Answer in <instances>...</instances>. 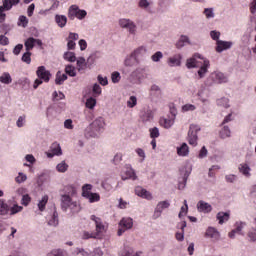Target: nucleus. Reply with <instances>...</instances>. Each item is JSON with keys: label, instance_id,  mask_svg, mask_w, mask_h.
Segmentation results:
<instances>
[{"label": "nucleus", "instance_id": "obj_1", "mask_svg": "<svg viewBox=\"0 0 256 256\" xmlns=\"http://www.w3.org/2000/svg\"><path fill=\"white\" fill-rule=\"evenodd\" d=\"M106 126L107 123L103 117L99 116L95 118L93 122L85 129L84 137H86V139H97L101 137V133L105 131Z\"/></svg>", "mask_w": 256, "mask_h": 256}, {"label": "nucleus", "instance_id": "obj_2", "mask_svg": "<svg viewBox=\"0 0 256 256\" xmlns=\"http://www.w3.org/2000/svg\"><path fill=\"white\" fill-rule=\"evenodd\" d=\"M91 191H93V185L85 184L82 186V197L86 199L88 203H99V201H101V195Z\"/></svg>", "mask_w": 256, "mask_h": 256}, {"label": "nucleus", "instance_id": "obj_3", "mask_svg": "<svg viewBox=\"0 0 256 256\" xmlns=\"http://www.w3.org/2000/svg\"><path fill=\"white\" fill-rule=\"evenodd\" d=\"M21 0H2V5L0 6V23H5L7 19V14L5 11H11L13 6L19 5Z\"/></svg>", "mask_w": 256, "mask_h": 256}, {"label": "nucleus", "instance_id": "obj_4", "mask_svg": "<svg viewBox=\"0 0 256 256\" xmlns=\"http://www.w3.org/2000/svg\"><path fill=\"white\" fill-rule=\"evenodd\" d=\"M68 17L73 21V19H79L83 21L87 17V11L81 10L77 5H71L68 9Z\"/></svg>", "mask_w": 256, "mask_h": 256}, {"label": "nucleus", "instance_id": "obj_5", "mask_svg": "<svg viewBox=\"0 0 256 256\" xmlns=\"http://www.w3.org/2000/svg\"><path fill=\"white\" fill-rule=\"evenodd\" d=\"M121 29H127L129 35H137V24L131 19L122 18L119 20Z\"/></svg>", "mask_w": 256, "mask_h": 256}, {"label": "nucleus", "instance_id": "obj_6", "mask_svg": "<svg viewBox=\"0 0 256 256\" xmlns=\"http://www.w3.org/2000/svg\"><path fill=\"white\" fill-rule=\"evenodd\" d=\"M129 229H133V219L131 217L122 218L119 222V229L117 235L121 237L125 231H129Z\"/></svg>", "mask_w": 256, "mask_h": 256}, {"label": "nucleus", "instance_id": "obj_7", "mask_svg": "<svg viewBox=\"0 0 256 256\" xmlns=\"http://www.w3.org/2000/svg\"><path fill=\"white\" fill-rule=\"evenodd\" d=\"M205 239H209L211 243H215L216 241H219L221 239V232L217 230L215 227H208L204 233Z\"/></svg>", "mask_w": 256, "mask_h": 256}, {"label": "nucleus", "instance_id": "obj_8", "mask_svg": "<svg viewBox=\"0 0 256 256\" xmlns=\"http://www.w3.org/2000/svg\"><path fill=\"white\" fill-rule=\"evenodd\" d=\"M90 220L93 221L95 227H96V233L97 235H101V233H105L107 231V225H105V222L99 216L91 215Z\"/></svg>", "mask_w": 256, "mask_h": 256}, {"label": "nucleus", "instance_id": "obj_9", "mask_svg": "<svg viewBox=\"0 0 256 256\" xmlns=\"http://www.w3.org/2000/svg\"><path fill=\"white\" fill-rule=\"evenodd\" d=\"M168 67H181L183 65V54L177 53L169 56L166 60Z\"/></svg>", "mask_w": 256, "mask_h": 256}, {"label": "nucleus", "instance_id": "obj_10", "mask_svg": "<svg viewBox=\"0 0 256 256\" xmlns=\"http://www.w3.org/2000/svg\"><path fill=\"white\" fill-rule=\"evenodd\" d=\"M169 207H171V203L167 200L158 202L154 210L153 219H159L163 215V211L169 209Z\"/></svg>", "mask_w": 256, "mask_h": 256}, {"label": "nucleus", "instance_id": "obj_11", "mask_svg": "<svg viewBox=\"0 0 256 256\" xmlns=\"http://www.w3.org/2000/svg\"><path fill=\"white\" fill-rule=\"evenodd\" d=\"M210 67H211V62L209 61V59L204 58L202 60L201 66L199 67V69L197 71L198 79H204V77L207 75V73H209Z\"/></svg>", "mask_w": 256, "mask_h": 256}, {"label": "nucleus", "instance_id": "obj_12", "mask_svg": "<svg viewBox=\"0 0 256 256\" xmlns=\"http://www.w3.org/2000/svg\"><path fill=\"white\" fill-rule=\"evenodd\" d=\"M135 195L141 197V199H146V201H153V193L141 186L135 188Z\"/></svg>", "mask_w": 256, "mask_h": 256}, {"label": "nucleus", "instance_id": "obj_13", "mask_svg": "<svg viewBox=\"0 0 256 256\" xmlns=\"http://www.w3.org/2000/svg\"><path fill=\"white\" fill-rule=\"evenodd\" d=\"M197 59H201V61H203L205 57L200 53H195L192 57L186 60L187 69H197V64L199 63Z\"/></svg>", "mask_w": 256, "mask_h": 256}, {"label": "nucleus", "instance_id": "obj_14", "mask_svg": "<svg viewBox=\"0 0 256 256\" xmlns=\"http://www.w3.org/2000/svg\"><path fill=\"white\" fill-rule=\"evenodd\" d=\"M122 179L123 181H127V179H132V181L137 180V175L135 174V170L131 165L127 164L124 167V170L122 172Z\"/></svg>", "mask_w": 256, "mask_h": 256}, {"label": "nucleus", "instance_id": "obj_15", "mask_svg": "<svg viewBox=\"0 0 256 256\" xmlns=\"http://www.w3.org/2000/svg\"><path fill=\"white\" fill-rule=\"evenodd\" d=\"M233 47L232 41L220 40L216 42L215 51L216 53H223V51H229Z\"/></svg>", "mask_w": 256, "mask_h": 256}, {"label": "nucleus", "instance_id": "obj_16", "mask_svg": "<svg viewBox=\"0 0 256 256\" xmlns=\"http://www.w3.org/2000/svg\"><path fill=\"white\" fill-rule=\"evenodd\" d=\"M36 75H37L38 79H43V81L45 83H49V81L51 79V72H49L45 68V66H39L36 71Z\"/></svg>", "mask_w": 256, "mask_h": 256}, {"label": "nucleus", "instance_id": "obj_17", "mask_svg": "<svg viewBox=\"0 0 256 256\" xmlns=\"http://www.w3.org/2000/svg\"><path fill=\"white\" fill-rule=\"evenodd\" d=\"M210 79H212V81L214 83H216L217 85H221V84L227 83L229 81V78H227V76L225 74H223L222 72H213L210 75Z\"/></svg>", "mask_w": 256, "mask_h": 256}, {"label": "nucleus", "instance_id": "obj_18", "mask_svg": "<svg viewBox=\"0 0 256 256\" xmlns=\"http://www.w3.org/2000/svg\"><path fill=\"white\" fill-rule=\"evenodd\" d=\"M251 166L247 162H242L238 165V172L246 179H251Z\"/></svg>", "mask_w": 256, "mask_h": 256}, {"label": "nucleus", "instance_id": "obj_19", "mask_svg": "<svg viewBox=\"0 0 256 256\" xmlns=\"http://www.w3.org/2000/svg\"><path fill=\"white\" fill-rule=\"evenodd\" d=\"M46 155L49 159H53V157H61V155H63L61 145H59V143H53L50 148V152H47Z\"/></svg>", "mask_w": 256, "mask_h": 256}, {"label": "nucleus", "instance_id": "obj_20", "mask_svg": "<svg viewBox=\"0 0 256 256\" xmlns=\"http://www.w3.org/2000/svg\"><path fill=\"white\" fill-rule=\"evenodd\" d=\"M176 153H177L178 157H189V154L191 153L189 144L183 142L180 145H178L176 147Z\"/></svg>", "mask_w": 256, "mask_h": 256}, {"label": "nucleus", "instance_id": "obj_21", "mask_svg": "<svg viewBox=\"0 0 256 256\" xmlns=\"http://www.w3.org/2000/svg\"><path fill=\"white\" fill-rule=\"evenodd\" d=\"M36 45H37V47H41L43 45V41H41V39H36V38L30 37L24 43L26 51L33 50V47H36Z\"/></svg>", "mask_w": 256, "mask_h": 256}, {"label": "nucleus", "instance_id": "obj_22", "mask_svg": "<svg viewBox=\"0 0 256 256\" xmlns=\"http://www.w3.org/2000/svg\"><path fill=\"white\" fill-rule=\"evenodd\" d=\"M196 207L199 213H211L213 211V206L203 200H200Z\"/></svg>", "mask_w": 256, "mask_h": 256}, {"label": "nucleus", "instance_id": "obj_23", "mask_svg": "<svg viewBox=\"0 0 256 256\" xmlns=\"http://www.w3.org/2000/svg\"><path fill=\"white\" fill-rule=\"evenodd\" d=\"M131 54H132V57H134L139 61V59L147 55V48L146 46H139L138 48L134 49L131 52Z\"/></svg>", "mask_w": 256, "mask_h": 256}, {"label": "nucleus", "instance_id": "obj_24", "mask_svg": "<svg viewBox=\"0 0 256 256\" xmlns=\"http://www.w3.org/2000/svg\"><path fill=\"white\" fill-rule=\"evenodd\" d=\"M160 125L164 127V129H171V127L175 125V115L168 116L167 118H161Z\"/></svg>", "mask_w": 256, "mask_h": 256}, {"label": "nucleus", "instance_id": "obj_25", "mask_svg": "<svg viewBox=\"0 0 256 256\" xmlns=\"http://www.w3.org/2000/svg\"><path fill=\"white\" fill-rule=\"evenodd\" d=\"M216 219L219 223V225H223L231 219V212H218L216 214Z\"/></svg>", "mask_w": 256, "mask_h": 256}, {"label": "nucleus", "instance_id": "obj_26", "mask_svg": "<svg viewBox=\"0 0 256 256\" xmlns=\"http://www.w3.org/2000/svg\"><path fill=\"white\" fill-rule=\"evenodd\" d=\"M185 45H191V39H189V36L187 35H181L176 42V49H183Z\"/></svg>", "mask_w": 256, "mask_h": 256}, {"label": "nucleus", "instance_id": "obj_27", "mask_svg": "<svg viewBox=\"0 0 256 256\" xmlns=\"http://www.w3.org/2000/svg\"><path fill=\"white\" fill-rule=\"evenodd\" d=\"M245 227H247V222L236 221L234 224V230L237 232V235H241L242 237L245 235Z\"/></svg>", "mask_w": 256, "mask_h": 256}, {"label": "nucleus", "instance_id": "obj_28", "mask_svg": "<svg viewBox=\"0 0 256 256\" xmlns=\"http://www.w3.org/2000/svg\"><path fill=\"white\" fill-rule=\"evenodd\" d=\"M48 225L50 227H57L59 225V214L57 211H54L53 214L47 217Z\"/></svg>", "mask_w": 256, "mask_h": 256}, {"label": "nucleus", "instance_id": "obj_29", "mask_svg": "<svg viewBox=\"0 0 256 256\" xmlns=\"http://www.w3.org/2000/svg\"><path fill=\"white\" fill-rule=\"evenodd\" d=\"M73 199L71 198V196L69 195H63L61 197V205H62V209H64V211H67V209H69L70 205L73 203Z\"/></svg>", "mask_w": 256, "mask_h": 256}, {"label": "nucleus", "instance_id": "obj_30", "mask_svg": "<svg viewBox=\"0 0 256 256\" xmlns=\"http://www.w3.org/2000/svg\"><path fill=\"white\" fill-rule=\"evenodd\" d=\"M135 63H139V60L132 53L124 59V67H134Z\"/></svg>", "mask_w": 256, "mask_h": 256}, {"label": "nucleus", "instance_id": "obj_31", "mask_svg": "<svg viewBox=\"0 0 256 256\" xmlns=\"http://www.w3.org/2000/svg\"><path fill=\"white\" fill-rule=\"evenodd\" d=\"M0 83H3V85H11V83H13L11 74L9 72H3L0 75Z\"/></svg>", "mask_w": 256, "mask_h": 256}, {"label": "nucleus", "instance_id": "obj_32", "mask_svg": "<svg viewBox=\"0 0 256 256\" xmlns=\"http://www.w3.org/2000/svg\"><path fill=\"white\" fill-rule=\"evenodd\" d=\"M55 22L58 25V27L63 29V27H65L67 25V16L57 14L55 16Z\"/></svg>", "mask_w": 256, "mask_h": 256}, {"label": "nucleus", "instance_id": "obj_33", "mask_svg": "<svg viewBox=\"0 0 256 256\" xmlns=\"http://www.w3.org/2000/svg\"><path fill=\"white\" fill-rule=\"evenodd\" d=\"M47 203H49V196L48 195L42 196L37 204L39 211L41 212L45 211V207H47Z\"/></svg>", "mask_w": 256, "mask_h": 256}, {"label": "nucleus", "instance_id": "obj_34", "mask_svg": "<svg viewBox=\"0 0 256 256\" xmlns=\"http://www.w3.org/2000/svg\"><path fill=\"white\" fill-rule=\"evenodd\" d=\"M220 139H229L231 137V129L229 126H223L219 131Z\"/></svg>", "mask_w": 256, "mask_h": 256}, {"label": "nucleus", "instance_id": "obj_35", "mask_svg": "<svg viewBox=\"0 0 256 256\" xmlns=\"http://www.w3.org/2000/svg\"><path fill=\"white\" fill-rule=\"evenodd\" d=\"M63 59L65 61H68V63H75V61H77V56L75 55V52H71L68 50L64 52Z\"/></svg>", "mask_w": 256, "mask_h": 256}, {"label": "nucleus", "instance_id": "obj_36", "mask_svg": "<svg viewBox=\"0 0 256 256\" xmlns=\"http://www.w3.org/2000/svg\"><path fill=\"white\" fill-rule=\"evenodd\" d=\"M10 206L5 200L0 199V215H9Z\"/></svg>", "mask_w": 256, "mask_h": 256}, {"label": "nucleus", "instance_id": "obj_37", "mask_svg": "<svg viewBox=\"0 0 256 256\" xmlns=\"http://www.w3.org/2000/svg\"><path fill=\"white\" fill-rule=\"evenodd\" d=\"M187 141L192 147H197L199 145V135L188 133Z\"/></svg>", "mask_w": 256, "mask_h": 256}, {"label": "nucleus", "instance_id": "obj_38", "mask_svg": "<svg viewBox=\"0 0 256 256\" xmlns=\"http://www.w3.org/2000/svg\"><path fill=\"white\" fill-rule=\"evenodd\" d=\"M74 255L95 256V254L93 253V251L87 250V249H84V248H76V249L74 250Z\"/></svg>", "mask_w": 256, "mask_h": 256}, {"label": "nucleus", "instance_id": "obj_39", "mask_svg": "<svg viewBox=\"0 0 256 256\" xmlns=\"http://www.w3.org/2000/svg\"><path fill=\"white\" fill-rule=\"evenodd\" d=\"M68 170H69V164H67L65 160L61 161L56 165V171L58 173H67Z\"/></svg>", "mask_w": 256, "mask_h": 256}, {"label": "nucleus", "instance_id": "obj_40", "mask_svg": "<svg viewBox=\"0 0 256 256\" xmlns=\"http://www.w3.org/2000/svg\"><path fill=\"white\" fill-rule=\"evenodd\" d=\"M218 107H223L224 109H229L231 107L229 98L222 97L216 101Z\"/></svg>", "mask_w": 256, "mask_h": 256}, {"label": "nucleus", "instance_id": "obj_41", "mask_svg": "<svg viewBox=\"0 0 256 256\" xmlns=\"http://www.w3.org/2000/svg\"><path fill=\"white\" fill-rule=\"evenodd\" d=\"M67 81V74H63L61 71L56 73L55 83L56 85H63Z\"/></svg>", "mask_w": 256, "mask_h": 256}, {"label": "nucleus", "instance_id": "obj_42", "mask_svg": "<svg viewBox=\"0 0 256 256\" xmlns=\"http://www.w3.org/2000/svg\"><path fill=\"white\" fill-rule=\"evenodd\" d=\"M193 111H197V106H195L194 104L187 103L181 107L182 113H193Z\"/></svg>", "mask_w": 256, "mask_h": 256}, {"label": "nucleus", "instance_id": "obj_43", "mask_svg": "<svg viewBox=\"0 0 256 256\" xmlns=\"http://www.w3.org/2000/svg\"><path fill=\"white\" fill-rule=\"evenodd\" d=\"M151 5H153V2L150 0H139L138 7L140 9H144V11H149L151 9Z\"/></svg>", "mask_w": 256, "mask_h": 256}, {"label": "nucleus", "instance_id": "obj_44", "mask_svg": "<svg viewBox=\"0 0 256 256\" xmlns=\"http://www.w3.org/2000/svg\"><path fill=\"white\" fill-rule=\"evenodd\" d=\"M25 161L27 163L23 164L24 167H31L32 165H35V163H37V159H35V156H33V154H27L25 156Z\"/></svg>", "mask_w": 256, "mask_h": 256}, {"label": "nucleus", "instance_id": "obj_45", "mask_svg": "<svg viewBox=\"0 0 256 256\" xmlns=\"http://www.w3.org/2000/svg\"><path fill=\"white\" fill-rule=\"evenodd\" d=\"M203 15L205 19H208V20L215 19V8H205L203 10Z\"/></svg>", "mask_w": 256, "mask_h": 256}, {"label": "nucleus", "instance_id": "obj_46", "mask_svg": "<svg viewBox=\"0 0 256 256\" xmlns=\"http://www.w3.org/2000/svg\"><path fill=\"white\" fill-rule=\"evenodd\" d=\"M100 54L99 52H94L92 53L88 58H87V65L88 67H91V65H95L97 59H99Z\"/></svg>", "mask_w": 256, "mask_h": 256}, {"label": "nucleus", "instance_id": "obj_47", "mask_svg": "<svg viewBox=\"0 0 256 256\" xmlns=\"http://www.w3.org/2000/svg\"><path fill=\"white\" fill-rule=\"evenodd\" d=\"M65 73L69 75V77H77V69L71 64L65 67Z\"/></svg>", "mask_w": 256, "mask_h": 256}, {"label": "nucleus", "instance_id": "obj_48", "mask_svg": "<svg viewBox=\"0 0 256 256\" xmlns=\"http://www.w3.org/2000/svg\"><path fill=\"white\" fill-rule=\"evenodd\" d=\"M141 119L144 123L147 121H153V112L151 110H146L141 114Z\"/></svg>", "mask_w": 256, "mask_h": 256}, {"label": "nucleus", "instance_id": "obj_49", "mask_svg": "<svg viewBox=\"0 0 256 256\" xmlns=\"http://www.w3.org/2000/svg\"><path fill=\"white\" fill-rule=\"evenodd\" d=\"M17 25L18 27H23V29H25L27 25H29V19L27 18V16L25 15L19 16Z\"/></svg>", "mask_w": 256, "mask_h": 256}, {"label": "nucleus", "instance_id": "obj_50", "mask_svg": "<svg viewBox=\"0 0 256 256\" xmlns=\"http://www.w3.org/2000/svg\"><path fill=\"white\" fill-rule=\"evenodd\" d=\"M187 213H189V205L187 204V200H184V205L180 208V212L178 214L179 219H183Z\"/></svg>", "mask_w": 256, "mask_h": 256}, {"label": "nucleus", "instance_id": "obj_51", "mask_svg": "<svg viewBox=\"0 0 256 256\" xmlns=\"http://www.w3.org/2000/svg\"><path fill=\"white\" fill-rule=\"evenodd\" d=\"M200 131H201V126H199L198 124H190L188 134L199 135Z\"/></svg>", "mask_w": 256, "mask_h": 256}, {"label": "nucleus", "instance_id": "obj_52", "mask_svg": "<svg viewBox=\"0 0 256 256\" xmlns=\"http://www.w3.org/2000/svg\"><path fill=\"white\" fill-rule=\"evenodd\" d=\"M135 153L139 157V163H143L147 159V154L142 148H136Z\"/></svg>", "mask_w": 256, "mask_h": 256}, {"label": "nucleus", "instance_id": "obj_53", "mask_svg": "<svg viewBox=\"0 0 256 256\" xmlns=\"http://www.w3.org/2000/svg\"><path fill=\"white\" fill-rule=\"evenodd\" d=\"M68 209H70L71 213L75 215L81 211V205H79L77 201H74L69 205Z\"/></svg>", "mask_w": 256, "mask_h": 256}, {"label": "nucleus", "instance_id": "obj_54", "mask_svg": "<svg viewBox=\"0 0 256 256\" xmlns=\"http://www.w3.org/2000/svg\"><path fill=\"white\" fill-rule=\"evenodd\" d=\"M27 124V116L26 115H21L18 117L16 121V126L21 129Z\"/></svg>", "mask_w": 256, "mask_h": 256}, {"label": "nucleus", "instance_id": "obj_55", "mask_svg": "<svg viewBox=\"0 0 256 256\" xmlns=\"http://www.w3.org/2000/svg\"><path fill=\"white\" fill-rule=\"evenodd\" d=\"M161 59H163V52L157 51L151 56V61L153 63H160Z\"/></svg>", "mask_w": 256, "mask_h": 256}, {"label": "nucleus", "instance_id": "obj_56", "mask_svg": "<svg viewBox=\"0 0 256 256\" xmlns=\"http://www.w3.org/2000/svg\"><path fill=\"white\" fill-rule=\"evenodd\" d=\"M15 181L19 185H21L22 183H25V181H27V174L23 172H19L18 175L15 177Z\"/></svg>", "mask_w": 256, "mask_h": 256}, {"label": "nucleus", "instance_id": "obj_57", "mask_svg": "<svg viewBox=\"0 0 256 256\" xmlns=\"http://www.w3.org/2000/svg\"><path fill=\"white\" fill-rule=\"evenodd\" d=\"M239 176L237 174H226L225 181L226 183H237Z\"/></svg>", "mask_w": 256, "mask_h": 256}, {"label": "nucleus", "instance_id": "obj_58", "mask_svg": "<svg viewBox=\"0 0 256 256\" xmlns=\"http://www.w3.org/2000/svg\"><path fill=\"white\" fill-rule=\"evenodd\" d=\"M128 109H133L137 106V98L135 96H130L126 102Z\"/></svg>", "mask_w": 256, "mask_h": 256}, {"label": "nucleus", "instance_id": "obj_59", "mask_svg": "<svg viewBox=\"0 0 256 256\" xmlns=\"http://www.w3.org/2000/svg\"><path fill=\"white\" fill-rule=\"evenodd\" d=\"M210 37L212 41H216V43H218V41H221V32L217 30H212L210 31Z\"/></svg>", "mask_w": 256, "mask_h": 256}, {"label": "nucleus", "instance_id": "obj_60", "mask_svg": "<svg viewBox=\"0 0 256 256\" xmlns=\"http://www.w3.org/2000/svg\"><path fill=\"white\" fill-rule=\"evenodd\" d=\"M87 65V61L85 60V58L83 57H79L77 59V68H78V71H83V69H85Z\"/></svg>", "mask_w": 256, "mask_h": 256}, {"label": "nucleus", "instance_id": "obj_61", "mask_svg": "<svg viewBox=\"0 0 256 256\" xmlns=\"http://www.w3.org/2000/svg\"><path fill=\"white\" fill-rule=\"evenodd\" d=\"M23 211V206H19L17 204H14L12 207H10V215H17V213H21Z\"/></svg>", "mask_w": 256, "mask_h": 256}, {"label": "nucleus", "instance_id": "obj_62", "mask_svg": "<svg viewBox=\"0 0 256 256\" xmlns=\"http://www.w3.org/2000/svg\"><path fill=\"white\" fill-rule=\"evenodd\" d=\"M96 105H97V99L90 97L86 100L87 109H95Z\"/></svg>", "mask_w": 256, "mask_h": 256}, {"label": "nucleus", "instance_id": "obj_63", "mask_svg": "<svg viewBox=\"0 0 256 256\" xmlns=\"http://www.w3.org/2000/svg\"><path fill=\"white\" fill-rule=\"evenodd\" d=\"M47 256H66L65 252L61 249H54L50 251Z\"/></svg>", "mask_w": 256, "mask_h": 256}, {"label": "nucleus", "instance_id": "obj_64", "mask_svg": "<svg viewBox=\"0 0 256 256\" xmlns=\"http://www.w3.org/2000/svg\"><path fill=\"white\" fill-rule=\"evenodd\" d=\"M248 239L249 241H253L255 242L256 241V229L255 228H251L249 231H248Z\"/></svg>", "mask_w": 256, "mask_h": 256}]
</instances>
